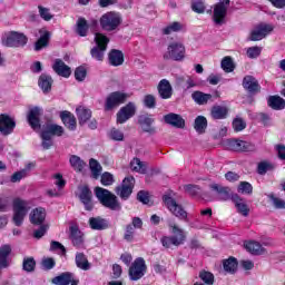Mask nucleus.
Here are the masks:
<instances>
[{"instance_id": "43", "label": "nucleus", "mask_w": 285, "mask_h": 285, "mask_svg": "<svg viewBox=\"0 0 285 285\" xmlns=\"http://www.w3.org/2000/svg\"><path fill=\"white\" fill-rule=\"evenodd\" d=\"M48 41H50V32L45 31L35 45V50L39 51L42 48H48Z\"/></svg>"}, {"instance_id": "47", "label": "nucleus", "mask_w": 285, "mask_h": 285, "mask_svg": "<svg viewBox=\"0 0 285 285\" xmlns=\"http://www.w3.org/2000/svg\"><path fill=\"white\" fill-rule=\"evenodd\" d=\"M76 32L79 37H86L88 35V21L86 19H78Z\"/></svg>"}, {"instance_id": "2", "label": "nucleus", "mask_w": 285, "mask_h": 285, "mask_svg": "<svg viewBox=\"0 0 285 285\" xmlns=\"http://www.w3.org/2000/svg\"><path fill=\"white\" fill-rule=\"evenodd\" d=\"M95 193L97 199L105 206V208H109V210H121V204L117 199V196L110 190L96 187Z\"/></svg>"}, {"instance_id": "52", "label": "nucleus", "mask_w": 285, "mask_h": 285, "mask_svg": "<svg viewBox=\"0 0 285 285\" xmlns=\"http://www.w3.org/2000/svg\"><path fill=\"white\" fill-rule=\"evenodd\" d=\"M199 277L207 285L215 284V276L210 272H200Z\"/></svg>"}, {"instance_id": "14", "label": "nucleus", "mask_w": 285, "mask_h": 285, "mask_svg": "<svg viewBox=\"0 0 285 285\" xmlns=\"http://www.w3.org/2000/svg\"><path fill=\"white\" fill-rule=\"evenodd\" d=\"M126 99H128L127 94L120 91L111 92L106 99L105 110H112V108L121 106V104L126 102Z\"/></svg>"}, {"instance_id": "51", "label": "nucleus", "mask_w": 285, "mask_h": 285, "mask_svg": "<svg viewBox=\"0 0 285 285\" xmlns=\"http://www.w3.org/2000/svg\"><path fill=\"white\" fill-rule=\"evenodd\" d=\"M36 266H37V262H35V258L29 257L23 259L22 268L27 273H32Z\"/></svg>"}, {"instance_id": "42", "label": "nucleus", "mask_w": 285, "mask_h": 285, "mask_svg": "<svg viewBox=\"0 0 285 285\" xmlns=\"http://www.w3.org/2000/svg\"><path fill=\"white\" fill-rule=\"evenodd\" d=\"M70 166L71 168H73V170H76V173H81V170H83V168H86V164L83 160H81V158L79 156H71L69 159Z\"/></svg>"}, {"instance_id": "4", "label": "nucleus", "mask_w": 285, "mask_h": 285, "mask_svg": "<svg viewBox=\"0 0 285 285\" xmlns=\"http://www.w3.org/2000/svg\"><path fill=\"white\" fill-rule=\"evenodd\" d=\"M122 21L124 19L121 18V13L117 11H109L101 16L100 26L102 30H106V32H112L114 30H117Z\"/></svg>"}, {"instance_id": "27", "label": "nucleus", "mask_w": 285, "mask_h": 285, "mask_svg": "<svg viewBox=\"0 0 285 285\" xmlns=\"http://www.w3.org/2000/svg\"><path fill=\"white\" fill-rule=\"evenodd\" d=\"M230 109L226 106L215 105L210 109V117L215 120L226 119Z\"/></svg>"}, {"instance_id": "26", "label": "nucleus", "mask_w": 285, "mask_h": 285, "mask_svg": "<svg viewBox=\"0 0 285 285\" xmlns=\"http://www.w3.org/2000/svg\"><path fill=\"white\" fill-rule=\"evenodd\" d=\"M158 95L161 99H170L173 97V86L170 81L163 79L158 83Z\"/></svg>"}, {"instance_id": "25", "label": "nucleus", "mask_w": 285, "mask_h": 285, "mask_svg": "<svg viewBox=\"0 0 285 285\" xmlns=\"http://www.w3.org/2000/svg\"><path fill=\"white\" fill-rule=\"evenodd\" d=\"M164 121L174 128H184L186 126V120H184V118H181L178 114L170 112L165 115Z\"/></svg>"}, {"instance_id": "29", "label": "nucleus", "mask_w": 285, "mask_h": 285, "mask_svg": "<svg viewBox=\"0 0 285 285\" xmlns=\"http://www.w3.org/2000/svg\"><path fill=\"white\" fill-rule=\"evenodd\" d=\"M191 99L197 106H206L209 101H213V95L205 94L204 91H194Z\"/></svg>"}, {"instance_id": "64", "label": "nucleus", "mask_w": 285, "mask_h": 285, "mask_svg": "<svg viewBox=\"0 0 285 285\" xmlns=\"http://www.w3.org/2000/svg\"><path fill=\"white\" fill-rule=\"evenodd\" d=\"M138 202L141 204H148L150 202V194L148 191L140 190L137 195Z\"/></svg>"}, {"instance_id": "57", "label": "nucleus", "mask_w": 285, "mask_h": 285, "mask_svg": "<svg viewBox=\"0 0 285 285\" xmlns=\"http://www.w3.org/2000/svg\"><path fill=\"white\" fill-rule=\"evenodd\" d=\"M144 106L146 108L153 109L155 106H157V99L153 95H147L144 98Z\"/></svg>"}, {"instance_id": "58", "label": "nucleus", "mask_w": 285, "mask_h": 285, "mask_svg": "<svg viewBox=\"0 0 285 285\" xmlns=\"http://www.w3.org/2000/svg\"><path fill=\"white\" fill-rule=\"evenodd\" d=\"M57 263L55 262V258H50V257H45L41 261V266L45 271H52V267L56 265Z\"/></svg>"}, {"instance_id": "59", "label": "nucleus", "mask_w": 285, "mask_h": 285, "mask_svg": "<svg viewBox=\"0 0 285 285\" xmlns=\"http://www.w3.org/2000/svg\"><path fill=\"white\" fill-rule=\"evenodd\" d=\"M191 10H194V12H197L198 14H204V12L206 11V6L204 4V1L198 0L191 4Z\"/></svg>"}, {"instance_id": "13", "label": "nucleus", "mask_w": 285, "mask_h": 285, "mask_svg": "<svg viewBox=\"0 0 285 285\" xmlns=\"http://www.w3.org/2000/svg\"><path fill=\"white\" fill-rule=\"evenodd\" d=\"M28 43V37L17 31H11L4 41L8 48H21Z\"/></svg>"}, {"instance_id": "53", "label": "nucleus", "mask_w": 285, "mask_h": 285, "mask_svg": "<svg viewBox=\"0 0 285 285\" xmlns=\"http://www.w3.org/2000/svg\"><path fill=\"white\" fill-rule=\"evenodd\" d=\"M232 126L235 132H242V130H245L246 128V121L242 118H235Z\"/></svg>"}, {"instance_id": "31", "label": "nucleus", "mask_w": 285, "mask_h": 285, "mask_svg": "<svg viewBox=\"0 0 285 285\" xmlns=\"http://www.w3.org/2000/svg\"><path fill=\"white\" fill-rule=\"evenodd\" d=\"M60 118L69 130H77V118L70 111H62Z\"/></svg>"}, {"instance_id": "1", "label": "nucleus", "mask_w": 285, "mask_h": 285, "mask_svg": "<svg viewBox=\"0 0 285 285\" xmlns=\"http://www.w3.org/2000/svg\"><path fill=\"white\" fill-rule=\"evenodd\" d=\"M168 227L170 233L174 234V236H165L160 239L163 246L165 248H170L171 246H181L184 242H186V234L184 233V229L179 227V225H176L173 222L168 223Z\"/></svg>"}, {"instance_id": "21", "label": "nucleus", "mask_w": 285, "mask_h": 285, "mask_svg": "<svg viewBox=\"0 0 285 285\" xmlns=\"http://www.w3.org/2000/svg\"><path fill=\"white\" fill-rule=\"evenodd\" d=\"M46 208L38 207L31 210V213L29 214V220L35 226H41V224L46 222Z\"/></svg>"}, {"instance_id": "46", "label": "nucleus", "mask_w": 285, "mask_h": 285, "mask_svg": "<svg viewBox=\"0 0 285 285\" xmlns=\"http://www.w3.org/2000/svg\"><path fill=\"white\" fill-rule=\"evenodd\" d=\"M89 168L91 170V175L94 179H99V175H101V170H102L101 164H99V161L91 158L89 160Z\"/></svg>"}, {"instance_id": "3", "label": "nucleus", "mask_w": 285, "mask_h": 285, "mask_svg": "<svg viewBox=\"0 0 285 285\" xmlns=\"http://www.w3.org/2000/svg\"><path fill=\"white\" fill-rule=\"evenodd\" d=\"M13 206V224L16 226H21L23 224V219H26V215L30 210V203L28 200H23L21 198H14L12 202Z\"/></svg>"}, {"instance_id": "36", "label": "nucleus", "mask_w": 285, "mask_h": 285, "mask_svg": "<svg viewBox=\"0 0 285 285\" xmlns=\"http://www.w3.org/2000/svg\"><path fill=\"white\" fill-rule=\"evenodd\" d=\"M207 128H208V120L206 119V117L204 116L196 117L194 122V129L196 130V132H198L199 135H204Z\"/></svg>"}, {"instance_id": "18", "label": "nucleus", "mask_w": 285, "mask_h": 285, "mask_svg": "<svg viewBox=\"0 0 285 285\" xmlns=\"http://www.w3.org/2000/svg\"><path fill=\"white\" fill-rule=\"evenodd\" d=\"M223 148L232 153H255L257 150L254 144H224Z\"/></svg>"}, {"instance_id": "23", "label": "nucleus", "mask_w": 285, "mask_h": 285, "mask_svg": "<svg viewBox=\"0 0 285 285\" xmlns=\"http://www.w3.org/2000/svg\"><path fill=\"white\" fill-rule=\"evenodd\" d=\"M210 188L217 193L219 202H228V199H233V195H235L229 187H224L218 184L210 185Z\"/></svg>"}, {"instance_id": "49", "label": "nucleus", "mask_w": 285, "mask_h": 285, "mask_svg": "<svg viewBox=\"0 0 285 285\" xmlns=\"http://www.w3.org/2000/svg\"><path fill=\"white\" fill-rule=\"evenodd\" d=\"M220 67L225 72H233V70H235V62H233V58L227 56L223 58Z\"/></svg>"}, {"instance_id": "10", "label": "nucleus", "mask_w": 285, "mask_h": 285, "mask_svg": "<svg viewBox=\"0 0 285 285\" xmlns=\"http://www.w3.org/2000/svg\"><path fill=\"white\" fill-rule=\"evenodd\" d=\"M230 0H219V2L214 7V22L217 26L224 24V19H226V12H228Z\"/></svg>"}, {"instance_id": "37", "label": "nucleus", "mask_w": 285, "mask_h": 285, "mask_svg": "<svg viewBox=\"0 0 285 285\" xmlns=\"http://www.w3.org/2000/svg\"><path fill=\"white\" fill-rule=\"evenodd\" d=\"M72 282H78V281H75L72 278L71 273H62L61 275L56 276L52 279V284H56V285H70V284H72Z\"/></svg>"}, {"instance_id": "60", "label": "nucleus", "mask_w": 285, "mask_h": 285, "mask_svg": "<svg viewBox=\"0 0 285 285\" xmlns=\"http://www.w3.org/2000/svg\"><path fill=\"white\" fill-rule=\"evenodd\" d=\"M38 10L41 19H43L45 21H50L52 19V16L50 14V9L39 6Z\"/></svg>"}, {"instance_id": "20", "label": "nucleus", "mask_w": 285, "mask_h": 285, "mask_svg": "<svg viewBox=\"0 0 285 285\" xmlns=\"http://www.w3.org/2000/svg\"><path fill=\"white\" fill-rule=\"evenodd\" d=\"M232 202L239 215H243V217H248V214L250 213V208L248 207V204L244 200V198L239 197V195L234 194L232 196Z\"/></svg>"}, {"instance_id": "6", "label": "nucleus", "mask_w": 285, "mask_h": 285, "mask_svg": "<svg viewBox=\"0 0 285 285\" xmlns=\"http://www.w3.org/2000/svg\"><path fill=\"white\" fill-rule=\"evenodd\" d=\"M164 203L166 208H168L169 213L177 217L181 222H186L188 219V213L184 209V207L177 204V200L170 196H164Z\"/></svg>"}, {"instance_id": "5", "label": "nucleus", "mask_w": 285, "mask_h": 285, "mask_svg": "<svg viewBox=\"0 0 285 285\" xmlns=\"http://www.w3.org/2000/svg\"><path fill=\"white\" fill-rule=\"evenodd\" d=\"M95 41L96 46L90 50V55L92 59H96V61H104V57L106 55V50H108V43H110V39L104 36V33H96Z\"/></svg>"}, {"instance_id": "19", "label": "nucleus", "mask_w": 285, "mask_h": 285, "mask_svg": "<svg viewBox=\"0 0 285 285\" xmlns=\"http://www.w3.org/2000/svg\"><path fill=\"white\" fill-rule=\"evenodd\" d=\"M78 190V197L81 204H83L86 210H92V191L90 188H88V186H80Z\"/></svg>"}, {"instance_id": "16", "label": "nucleus", "mask_w": 285, "mask_h": 285, "mask_svg": "<svg viewBox=\"0 0 285 285\" xmlns=\"http://www.w3.org/2000/svg\"><path fill=\"white\" fill-rule=\"evenodd\" d=\"M137 112V106H135V102H129L125 107L120 108L117 112V124H126L128 119H131V117H135Z\"/></svg>"}, {"instance_id": "24", "label": "nucleus", "mask_w": 285, "mask_h": 285, "mask_svg": "<svg viewBox=\"0 0 285 285\" xmlns=\"http://www.w3.org/2000/svg\"><path fill=\"white\" fill-rule=\"evenodd\" d=\"M52 68L56 75H59V77H65L66 79L72 75L70 67L66 65V62H63L61 59H56Z\"/></svg>"}, {"instance_id": "62", "label": "nucleus", "mask_w": 285, "mask_h": 285, "mask_svg": "<svg viewBox=\"0 0 285 285\" xmlns=\"http://www.w3.org/2000/svg\"><path fill=\"white\" fill-rule=\"evenodd\" d=\"M86 75H88V72L86 71V68H83V67H78L75 70V78L77 81H83V79H86Z\"/></svg>"}, {"instance_id": "17", "label": "nucleus", "mask_w": 285, "mask_h": 285, "mask_svg": "<svg viewBox=\"0 0 285 285\" xmlns=\"http://www.w3.org/2000/svg\"><path fill=\"white\" fill-rule=\"evenodd\" d=\"M138 124L144 132H149L150 135L157 132V129L153 126L155 124V118L150 114L138 116Z\"/></svg>"}, {"instance_id": "34", "label": "nucleus", "mask_w": 285, "mask_h": 285, "mask_svg": "<svg viewBox=\"0 0 285 285\" xmlns=\"http://www.w3.org/2000/svg\"><path fill=\"white\" fill-rule=\"evenodd\" d=\"M130 168L134 173H139V175H146V171L148 170V165L139 158H134L130 161Z\"/></svg>"}, {"instance_id": "35", "label": "nucleus", "mask_w": 285, "mask_h": 285, "mask_svg": "<svg viewBox=\"0 0 285 285\" xmlns=\"http://www.w3.org/2000/svg\"><path fill=\"white\" fill-rule=\"evenodd\" d=\"M38 86L43 92H50L52 90V77L42 73L39 77Z\"/></svg>"}, {"instance_id": "11", "label": "nucleus", "mask_w": 285, "mask_h": 285, "mask_svg": "<svg viewBox=\"0 0 285 285\" xmlns=\"http://www.w3.org/2000/svg\"><path fill=\"white\" fill-rule=\"evenodd\" d=\"M132 188H135V177L128 176L122 180L121 186L116 187V194L126 200L132 195Z\"/></svg>"}, {"instance_id": "44", "label": "nucleus", "mask_w": 285, "mask_h": 285, "mask_svg": "<svg viewBox=\"0 0 285 285\" xmlns=\"http://www.w3.org/2000/svg\"><path fill=\"white\" fill-rule=\"evenodd\" d=\"M271 170H275V164L268 160H263L257 166L258 175H266Z\"/></svg>"}, {"instance_id": "56", "label": "nucleus", "mask_w": 285, "mask_h": 285, "mask_svg": "<svg viewBox=\"0 0 285 285\" xmlns=\"http://www.w3.org/2000/svg\"><path fill=\"white\" fill-rule=\"evenodd\" d=\"M48 228H50V225L41 224L40 227L33 232V237L36 239H41V237L48 233Z\"/></svg>"}, {"instance_id": "54", "label": "nucleus", "mask_w": 285, "mask_h": 285, "mask_svg": "<svg viewBox=\"0 0 285 285\" xmlns=\"http://www.w3.org/2000/svg\"><path fill=\"white\" fill-rule=\"evenodd\" d=\"M246 55L248 57V59H257V57H259V55H262V47H249L246 50Z\"/></svg>"}, {"instance_id": "32", "label": "nucleus", "mask_w": 285, "mask_h": 285, "mask_svg": "<svg viewBox=\"0 0 285 285\" xmlns=\"http://www.w3.org/2000/svg\"><path fill=\"white\" fill-rule=\"evenodd\" d=\"M110 66H122L124 65V52L117 49H112L108 55Z\"/></svg>"}, {"instance_id": "45", "label": "nucleus", "mask_w": 285, "mask_h": 285, "mask_svg": "<svg viewBox=\"0 0 285 285\" xmlns=\"http://www.w3.org/2000/svg\"><path fill=\"white\" fill-rule=\"evenodd\" d=\"M70 233V239L73 246H81V244H83V237L81 236V232L76 227H71Z\"/></svg>"}, {"instance_id": "39", "label": "nucleus", "mask_w": 285, "mask_h": 285, "mask_svg": "<svg viewBox=\"0 0 285 285\" xmlns=\"http://www.w3.org/2000/svg\"><path fill=\"white\" fill-rule=\"evenodd\" d=\"M268 107L273 108V110H284L285 100L279 96H272L268 99Z\"/></svg>"}, {"instance_id": "48", "label": "nucleus", "mask_w": 285, "mask_h": 285, "mask_svg": "<svg viewBox=\"0 0 285 285\" xmlns=\"http://www.w3.org/2000/svg\"><path fill=\"white\" fill-rule=\"evenodd\" d=\"M184 24L180 22H171L169 26L163 29L164 35H173V32H181Z\"/></svg>"}, {"instance_id": "33", "label": "nucleus", "mask_w": 285, "mask_h": 285, "mask_svg": "<svg viewBox=\"0 0 285 285\" xmlns=\"http://www.w3.org/2000/svg\"><path fill=\"white\" fill-rule=\"evenodd\" d=\"M89 226L92 230H106L108 220L101 217H91L89 218Z\"/></svg>"}, {"instance_id": "63", "label": "nucleus", "mask_w": 285, "mask_h": 285, "mask_svg": "<svg viewBox=\"0 0 285 285\" xmlns=\"http://www.w3.org/2000/svg\"><path fill=\"white\" fill-rule=\"evenodd\" d=\"M269 199L272 204L275 206V208H285V202L282 198L275 197V195L271 194Z\"/></svg>"}, {"instance_id": "22", "label": "nucleus", "mask_w": 285, "mask_h": 285, "mask_svg": "<svg viewBox=\"0 0 285 285\" xmlns=\"http://www.w3.org/2000/svg\"><path fill=\"white\" fill-rule=\"evenodd\" d=\"M39 117H41V108L33 107L29 110L27 119L33 130H39V128H41Z\"/></svg>"}, {"instance_id": "55", "label": "nucleus", "mask_w": 285, "mask_h": 285, "mask_svg": "<svg viewBox=\"0 0 285 285\" xmlns=\"http://www.w3.org/2000/svg\"><path fill=\"white\" fill-rule=\"evenodd\" d=\"M102 186H112V184H115V176H112V174L106 171L101 175V179H100Z\"/></svg>"}, {"instance_id": "40", "label": "nucleus", "mask_w": 285, "mask_h": 285, "mask_svg": "<svg viewBox=\"0 0 285 285\" xmlns=\"http://www.w3.org/2000/svg\"><path fill=\"white\" fill-rule=\"evenodd\" d=\"M76 266L81 271H90V263L88 262L86 254L83 253L76 254Z\"/></svg>"}, {"instance_id": "30", "label": "nucleus", "mask_w": 285, "mask_h": 285, "mask_svg": "<svg viewBox=\"0 0 285 285\" xmlns=\"http://www.w3.org/2000/svg\"><path fill=\"white\" fill-rule=\"evenodd\" d=\"M76 115L80 126L88 124L92 118V111L83 106H80L76 109Z\"/></svg>"}, {"instance_id": "15", "label": "nucleus", "mask_w": 285, "mask_h": 285, "mask_svg": "<svg viewBox=\"0 0 285 285\" xmlns=\"http://www.w3.org/2000/svg\"><path fill=\"white\" fill-rule=\"evenodd\" d=\"M63 135V127L55 124H47L42 127L41 139L50 141L52 137H61Z\"/></svg>"}, {"instance_id": "12", "label": "nucleus", "mask_w": 285, "mask_h": 285, "mask_svg": "<svg viewBox=\"0 0 285 285\" xmlns=\"http://www.w3.org/2000/svg\"><path fill=\"white\" fill-rule=\"evenodd\" d=\"M274 27L272 24H258L252 31L248 38L249 41H262L272 33Z\"/></svg>"}, {"instance_id": "7", "label": "nucleus", "mask_w": 285, "mask_h": 285, "mask_svg": "<svg viewBox=\"0 0 285 285\" xmlns=\"http://www.w3.org/2000/svg\"><path fill=\"white\" fill-rule=\"evenodd\" d=\"M146 271H148L146 261L142 257L136 258L129 267V279L131 282H139L146 275Z\"/></svg>"}, {"instance_id": "61", "label": "nucleus", "mask_w": 285, "mask_h": 285, "mask_svg": "<svg viewBox=\"0 0 285 285\" xmlns=\"http://www.w3.org/2000/svg\"><path fill=\"white\" fill-rule=\"evenodd\" d=\"M109 137L110 139H114V141H124V132H121L119 129H111Z\"/></svg>"}, {"instance_id": "38", "label": "nucleus", "mask_w": 285, "mask_h": 285, "mask_svg": "<svg viewBox=\"0 0 285 285\" xmlns=\"http://www.w3.org/2000/svg\"><path fill=\"white\" fill-rule=\"evenodd\" d=\"M245 248L252 255H263V253H265V250H266L262 247V244H259L258 242H255V240H250V242L246 243Z\"/></svg>"}, {"instance_id": "8", "label": "nucleus", "mask_w": 285, "mask_h": 285, "mask_svg": "<svg viewBox=\"0 0 285 285\" xmlns=\"http://www.w3.org/2000/svg\"><path fill=\"white\" fill-rule=\"evenodd\" d=\"M186 57V47L181 42H171L167 47L164 59H173L174 61H184Z\"/></svg>"}, {"instance_id": "9", "label": "nucleus", "mask_w": 285, "mask_h": 285, "mask_svg": "<svg viewBox=\"0 0 285 285\" xmlns=\"http://www.w3.org/2000/svg\"><path fill=\"white\" fill-rule=\"evenodd\" d=\"M16 128L17 120L14 119V117L8 114L0 115V135H2V137H8V135H12Z\"/></svg>"}, {"instance_id": "50", "label": "nucleus", "mask_w": 285, "mask_h": 285, "mask_svg": "<svg viewBox=\"0 0 285 285\" xmlns=\"http://www.w3.org/2000/svg\"><path fill=\"white\" fill-rule=\"evenodd\" d=\"M238 193L242 195H252L253 194V185L248 181H240L237 187Z\"/></svg>"}, {"instance_id": "41", "label": "nucleus", "mask_w": 285, "mask_h": 285, "mask_svg": "<svg viewBox=\"0 0 285 285\" xmlns=\"http://www.w3.org/2000/svg\"><path fill=\"white\" fill-rule=\"evenodd\" d=\"M237 258L229 257L228 259L224 261L223 268L225 273H236L237 272Z\"/></svg>"}, {"instance_id": "28", "label": "nucleus", "mask_w": 285, "mask_h": 285, "mask_svg": "<svg viewBox=\"0 0 285 285\" xmlns=\"http://www.w3.org/2000/svg\"><path fill=\"white\" fill-rule=\"evenodd\" d=\"M243 88L248 90L250 95H255V92H259L261 90L259 82L253 76H246L243 79Z\"/></svg>"}]
</instances>
